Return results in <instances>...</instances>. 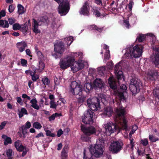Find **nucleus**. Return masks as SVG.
Returning a JSON list of instances; mask_svg holds the SVG:
<instances>
[{"label":"nucleus","mask_w":159,"mask_h":159,"mask_svg":"<svg viewBox=\"0 0 159 159\" xmlns=\"http://www.w3.org/2000/svg\"><path fill=\"white\" fill-rule=\"evenodd\" d=\"M104 140L103 139H98L95 144L90 145L89 150L90 152L95 157H100L102 156L104 151Z\"/></svg>","instance_id":"1"},{"label":"nucleus","mask_w":159,"mask_h":159,"mask_svg":"<svg viewBox=\"0 0 159 159\" xmlns=\"http://www.w3.org/2000/svg\"><path fill=\"white\" fill-rule=\"evenodd\" d=\"M129 88L132 95H135L139 92L142 87V83L134 74H132L130 76Z\"/></svg>","instance_id":"2"},{"label":"nucleus","mask_w":159,"mask_h":159,"mask_svg":"<svg viewBox=\"0 0 159 159\" xmlns=\"http://www.w3.org/2000/svg\"><path fill=\"white\" fill-rule=\"evenodd\" d=\"M126 111L124 108H120L117 109L116 111V114L114 118L115 121L118 123H121L122 121V126L123 129H128L127 122L126 119L125 117Z\"/></svg>","instance_id":"3"},{"label":"nucleus","mask_w":159,"mask_h":159,"mask_svg":"<svg viewBox=\"0 0 159 159\" xmlns=\"http://www.w3.org/2000/svg\"><path fill=\"white\" fill-rule=\"evenodd\" d=\"M54 0L59 4L58 9L59 13L61 16L66 15L70 9V2L64 0Z\"/></svg>","instance_id":"4"},{"label":"nucleus","mask_w":159,"mask_h":159,"mask_svg":"<svg viewBox=\"0 0 159 159\" xmlns=\"http://www.w3.org/2000/svg\"><path fill=\"white\" fill-rule=\"evenodd\" d=\"M95 113L91 110H87L81 118L82 122L84 124L92 125L94 122Z\"/></svg>","instance_id":"5"},{"label":"nucleus","mask_w":159,"mask_h":159,"mask_svg":"<svg viewBox=\"0 0 159 159\" xmlns=\"http://www.w3.org/2000/svg\"><path fill=\"white\" fill-rule=\"evenodd\" d=\"M128 56L131 57L133 56L134 57L137 58L141 56L142 53V49L138 45L134 47L130 46L126 50Z\"/></svg>","instance_id":"6"},{"label":"nucleus","mask_w":159,"mask_h":159,"mask_svg":"<svg viewBox=\"0 0 159 159\" xmlns=\"http://www.w3.org/2000/svg\"><path fill=\"white\" fill-rule=\"evenodd\" d=\"M71 92L75 95L80 96L83 94V86L75 81H72L70 85Z\"/></svg>","instance_id":"7"},{"label":"nucleus","mask_w":159,"mask_h":159,"mask_svg":"<svg viewBox=\"0 0 159 159\" xmlns=\"http://www.w3.org/2000/svg\"><path fill=\"white\" fill-rule=\"evenodd\" d=\"M75 60L74 57L68 56L66 58L61 60L59 63L60 68L65 70L71 66V64L74 62Z\"/></svg>","instance_id":"8"},{"label":"nucleus","mask_w":159,"mask_h":159,"mask_svg":"<svg viewBox=\"0 0 159 159\" xmlns=\"http://www.w3.org/2000/svg\"><path fill=\"white\" fill-rule=\"evenodd\" d=\"M81 128L82 131L86 135L89 136L92 135H96V134L97 130L93 126L85 127L81 124Z\"/></svg>","instance_id":"9"},{"label":"nucleus","mask_w":159,"mask_h":159,"mask_svg":"<svg viewBox=\"0 0 159 159\" xmlns=\"http://www.w3.org/2000/svg\"><path fill=\"white\" fill-rule=\"evenodd\" d=\"M123 144L119 141H113L110 147V149L113 153H117L121 149Z\"/></svg>","instance_id":"10"},{"label":"nucleus","mask_w":159,"mask_h":159,"mask_svg":"<svg viewBox=\"0 0 159 159\" xmlns=\"http://www.w3.org/2000/svg\"><path fill=\"white\" fill-rule=\"evenodd\" d=\"M90 7H92V6L90 5L89 2L88 1H86L80 8L79 11L80 13L84 16H89L90 15Z\"/></svg>","instance_id":"11"},{"label":"nucleus","mask_w":159,"mask_h":159,"mask_svg":"<svg viewBox=\"0 0 159 159\" xmlns=\"http://www.w3.org/2000/svg\"><path fill=\"white\" fill-rule=\"evenodd\" d=\"M54 51L60 55L62 54L65 49L64 44L62 41H57L54 43Z\"/></svg>","instance_id":"12"},{"label":"nucleus","mask_w":159,"mask_h":159,"mask_svg":"<svg viewBox=\"0 0 159 159\" xmlns=\"http://www.w3.org/2000/svg\"><path fill=\"white\" fill-rule=\"evenodd\" d=\"M120 62L117 63L115 66L114 72L116 76V78L118 80H121L124 76L123 75V72L120 70L121 67L120 65Z\"/></svg>","instance_id":"13"},{"label":"nucleus","mask_w":159,"mask_h":159,"mask_svg":"<svg viewBox=\"0 0 159 159\" xmlns=\"http://www.w3.org/2000/svg\"><path fill=\"white\" fill-rule=\"evenodd\" d=\"M70 66L71 70L75 73L83 69L84 67V64L82 63L75 61Z\"/></svg>","instance_id":"14"},{"label":"nucleus","mask_w":159,"mask_h":159,"mask_svg":"<svg viewBox=\"0 0 159 159\" xmlns=\"http://www.w3.org/2000/svg\"><path fill=\"white\" fill-rule=\"evenodd\" d=\"M117 125L116 123L110 122L105 125V129L107 133L108 132L110 134L114 132L116 130Z\"/></svg>","instance_id":"15"},{"label":"nucleus","mask_w":159,"mask_h":159,"mask_svg":"<svg viewBox=\"0 0 159 159\" xmlns=\"http://www.w3.org/2000/svg\"><path fill=\"white\" fill-rule=\"evenodd\" d=\"M153 50L156 54L154 63L156 67L159 68V47H153Z\"/></svg>","instance_id":"16"},{"label":"nucleus","mask_w":159,"mask_h":159,"mask_svg":"<svg viewBox=\"0 0 159 159\" xmlns=\"http://www.w3.org/2000/svg\"><path fill=\"white\" fill-rule=\"evenodd\" d=\"M16 46L20 52H22L25 50V48L27 47V44L25 41L18 42L16 44Z\"/></svg>","instance_id":"17"},{"label":"nucleus","mask_w":159,"mask_h":159,"mask_svg":"<svg viewBox=\"0 0 159 159\" xmlns=\"http://www.w3.org/2000/svg\"><path fill=\"white\" fill-rule=\"evenodd\" d=\"M93 88L94 87L92 83H86L84 85V90L87 93H89L93 91Z\"/></svg>","instance_id":"18"},{"label":"nucleus","mask_w":159,"mask_h":159,"mask_svg":"<svg viewBox=\"0 0 159 159\" xmlns=\"http://www.w3.org/2000/svg\"><path fill=\"white\" fill-rule=\"evenodd\" d=\"M97 97H95L92 98H88L87 100V103L88 106L90 110L93 111V109L94 107H93L94 105H93V103L95 102H96Z\"/></svg>","instance_id":"19"},{"label":"nucleus","mask_w":159,"mask_h":159,"mask_svg":"<svg viewBox=\"0 0 159 159\" xmlns=\"http://www.w3.org/2000/svg\"><path fill=\"white\" fill-rule=\"evenodd\" d=\"M93 85L94 89H96L97 88L101 89L103 86L102 80L100 79H96L93 82Z\"/></svg>","instance_id":"20"},{"label":"nucleus","mask_w":159,"mask_h":159,"mask_svg":"<svg viewBox=\"0 0 159 159\" xmlns=\"http://www.w3.org/2000/svg\"><path fill=\"white\" fill-rule=\"evenodd\" d=\"M113 113V110L112 108L110 106H107L104 108V111L102 113L103 115L110 117L111 116Z\"/></svg>","instance_id":"21"},{"label":"nucleus","mask_w":159,"mask_h":159,"mask_svg":"<svg viewBox=\"0 0 159 159\" xmlns=\"http://www.w3.org/2000/svg\"><path fill=\"white\" fill-rule=\"evenodd\" d=\"M149 78L150 80L152 81H155L156 78L158 75L157 70H152L148 73Z\"/></svg>","instance_id":"22"},{"label":"nucleus","mask_w":159,"mask_h":159,"mask_svg":"<svg viewBox=\"0 0 159 159\" xmlns=\"http://www.w3.org/2000/svg\"><path fill=\"white\" fill-rule=\"evenodd\" d=\"M33 22V31L35 34H37L40 33V31L38 29L39 23L37 20L34 19H32Z\"/></svg>","instance_id":"23"},{"label":"nucleus","mask_w":159,"mask_h":159,"mask_svg":"<svg viewBox=\"0 0 159 159\" xmlns=\"http://www.w3.org/2000/svg\"><path fill=\"white\" fill-rule=\"evenodd\" d=\"M108 84L110 88L113 89H116L117 88L116 82L111 77H110L108 79Z\"/></svg>","instance_id":"24"},{"label":"nucleus","mask_w":159,"mask_h":159,"mask_svg":"<svg viewBox=\"0 0 159 159\" xmlns=\"http://www.w3.org/2000/svg\"><path fill=\"white\" fill-rule=\"evenodd\" d=\"M100 10V8L95 7H92V11L93 15H94L97 17H99L101 16V13L100 11H99Z\"/></svg>","instance_id":"25"},{"label":"nucleus","mask_w":159,"mask_h":159,"mask_svg":"<svg viewBox=\"0 0 159 159\" xmlns=\"http://www.w3.org/2000/svg\"><path fill=\"white\" fill-rule=\"evenodd\" d=\"M100 103L99 99H98V97H97L96 102H95L93 103V105H94V107H93L94 108L93 109V111H96L99 110L101 109Z\"/></svg>","instance_id":"26"},{"label":"nucleus","mask_w":159,"mask_h":159,"mask_svg":"<svg viewBox=\"0 0 159 159\" xmlns=\"http://www.w3.org/2000/svg\"><path fill=\"white\" fill-rule=\"evenodd\" d=\"M38 20V23L41 22L48 24L49 23L48 18L46 16H44L39 17Z\"/></svg>","instance_id":"27"},{"label":"nucleus","mask_w":159,"mask_h":159,"mask_svg":"<svg viewBox=\"0 0 159 159\" xmlns=\"http://www.w3.org/2000/svg\"><path fill=\"white\" fill-rule=\"evenodd\" d=\"M30 103H31V106L34 109L39 110V106L37 104V101L36 98H33L30 100Z\"/></svg>","instance_id":"28"},{"label":"nucleus","mask_w":159,"mask_h":159,"mask_svg":"<svg viewBox=\"0 0 159 159\" xmlns=\"http://www.w3.org/2000/svg\"><path fill=\"white\" fill-rule=\"evenodd\" d=\"M9 26L8 21L6 20H0V27L3 28H8Z\"/></svg>","instance_id":"29"},{"label":"nucleus","mask_w":159,"mask_h":159,"mask_svg":"<svg viewBox=\"0 0 159 159\" xmlns=\"http://www.w3.org/2000/svg\"><path fill=\"white\" fill-rule=\"evenodd\" d=\"M67 146H65L62 150L61 154L62 159H66L67 157Z\"/></svg>","instance_id":"30"},{"label":"nucleus","mask_w":159,"mask_h":159,"mask_svg":"<svg viewBox=\"0 0 159 159\" xmlns=\"http://www.w3.org/2000/svg\"><path fill=\"white\" fill-rule=\"evenodd\" d=\"M45 67V64L44 62L40 60L39 61V68L37 69V70H38V72H41L44 69Z\"/></svg>","instance_id":"31"},{"label":"nucleus","mask_w":159,"mask_h":159,"mask_svg":"<svg viewBox=\"0 0 159 159\" xmlns=\"http://www.w3.org/2000/svg\"><path fill=\"white\" fill-rule=\"evenodd\" d=\"M42 81L43 84L45 85V87L46 85L49 86L50 84V82L49 79L47 77L44 76L42 79Z\"/></svg>","instance_id":"32"},{"label":"nucleus","mask_w":159,"mask_h":159,"mask_svg":"<svg viewBox=\"0 0 159 159\" xmlns=\"http://www.w3.org/2000/svg\"><path fill=\"white\" fill-rule=\"evenodd\" d=\"M98 98L99 99V102H100L101 101L104 105L106 104L107 102V100L106 98V95L104 94L101 95Z\"/></svg>","instance_id":"33"},{"label":"nucleus","mask_w":159,"mask_h":159,"mask_svg":"<svg viewBox=\"0 0 159 159\" xmlns=\"http://www.w3.org/2000/svg\"><path fill=\"white\" fill-rule=\"evenodd\" d=\"M146 35L142 34H139L137 37L136 40H138L139 42H143L145 39Z\"/></svg>","instance_id":"34"},{"label":"nucleus","mask_w":159,"mask_h":159,"mask_svg":"<svg viewBox=\"0 0 159 159\" xmlns=\"http://www.w3.org/2000/svg\"><path fill=\"white\" fill-rule=\"evenodd\" d=\"M18 13L19 15L23 14L25 11L23 6L21 4H18L17 6Z\"/></svg>","instance_id":"35"},{"label":"nucleus","mask_w":159,"mask_h":159,"mask_svg":"<svg viewBox=\"0 0 159 159\" xmlns=\"http://www.w3.org/2000/svg\"><path fill=\"white\" fill-rule=\"evenodd\" d=\"M21 28L22 29V32L25 35L26 34H27V30H28L27 24V22L25 23Z\"/></svg>","instance_id":"36"},{"label":"nucleus","mask_w":159,"mask_h":159,"mask_svg":"<svg viewBox=\"0 0 159 159\" xmlns=\"http://www.w3.org/2000/svg\"><path fill=\"white\" fill-rule=\"evenodd\" d=\"M93 155L91 153L89 154H86L85 151L84 150V152L83 159H93Z\"/></svg>","instance_id":"37"},{"label":"nucleus","mask_w":159,"mask_h":159,"mask_svg":"<svg viewBox=\"0 0 159 159\" xmlns=\"http://www.w3.org/2000/svg\"><path fill=\"white\" fill-rule=\"evenodd\" d=\"M12 143V140L11 138L8 137H7L4 140V145L7 146L9 144H11Z\"/></svg>","instance_id":"38"},{"label":"nucleus","mask_w":159,"mask_h":159,"mask_svg":"<svg viewBox=\"0 0 159 159\" xmlns=\"http://www.w3.org/2000/svg\"><path fill=\"white\" fill-rule=\"evenodd\" d=\"M21 28V26L18 23L14 24L13 25L12 29L14 30H19Z\"/></svg>","instance_id":"39"},{"label":"nucleus","mask_w":159,"mask_h":159,"mask_svg":"<svg viewBox=\"0 0 159 159\" xmlns=\"http://www.w3.org/2000/svg\"><path fill=\"white\" fill-rule=\"evenodd\" d=\"M92 27L94 30H97L100 32H101L103 29V27H99L95 25H92Z\"/></svg>","instance_id":"40"},{"label":"nucleus","mask_w":159,"mask_h":159,"mask_svg":"<svg viewBox=\"0 0 159 159\" xmlns=\"http://www.w3.org/2000/svg\"><path fill=\"white\" fill-rule=\"evenodd\" d=\"M149 139L150 141L152 142H155L159 140V139L158 138H156L155 136H153L152 135H149Z\"/></svg>","instance_id":"41"},{"label":"nucleus","mask_w":159,"mask_h":159,"mask_svg":"<svg viewBox=\"0 0 159 159\" xmlns=\"http://www.w3.org/2000/svg\"><path fill=\"white\" fill-rule=\"evenodd\" d=\"M33 127L35 128L38 129H40L42 127L40 123L37 122H35L33 123Z\"/></svg>","instance_id":"42"},{"label":"nucleus","mask_w":159,"mask_h":159,"mask_svg":"<svg viewBox=\"0 0 159 159\" xmlns=\"http://www.w3.org/2000/svg\"><path fill=\"white\" fill-rule=\"evenodd\" d=\"M45 130L46 132V135L47 136L54 137L56 136L55 134L52 133L49 130L45 129Z\"/></svg>","instance_id":"43"},{"label":"nucleus","mask_w":159,"mask_h":159,"mask_svg":"<svg viewBox=\"0 0 159 159\" xmlns=\"http://www.w3.org/2000/svg\"><path fill=\"white\" fill-rule=\"evenodd\" d=\"M50 107L51 108L56 109L57 105L55 103L54 100H51L50 102Z\"/></svg>","instance_id":"44"},{"label":"nucleus","mask_w":159,"mask_h":159,"mask_svg":"<svg viewBox=\"0 0 159 159\" xmlns=\"http://www.w3.org/2000/svg\"><path fill=\"white\" fill-rule=\"evenodd\" d=\"M26 149L27 148H26V146H23V145L21 144L16 150L19 152H22Z\"/></svg>","instance_id":"45"},{"label":"nucleus","mask_w":159,"mask_h":159,"mask_svg":"<svg viewBox=\"0 0 159 159\" xmlns=\"http://www.w3.org/2000/svg\"><path fill=\"white\" fill-rule=\"evenodd\" d=\"M118 95L120 98V99L121 100H125V99L123 92H118Z\"/></svg>","instance_id":"46"},{"label":"nucleus","mask_w":159,"mask_h":159,"mask_svg":"<svg viewBox=\"0 0 159 159\" xmlns=\"http://www.w3.org/2000/svg\"><path fill=\"white\" fill-rule=\"evenodd\" d=\"M140 143L143 146H146L148 145V142L147 139H141L140 141Z\"/></svg>","instance_id":"47"},{"label":"nucleus","mask_w":159,"mask_h":159,"mask_svg":"<svg viewBox=\"0 0 159 159\" xmlns=\"http://www.w3.org/2000/svg\"><path fill=\"white\" fill-rule=\"evenodd\" d=\"M113 62L111 61L107 63V66L108 69L110 70L112 69L113 68Z\"/></svg>","instance_id":"48"},{"label":"nucleus","mask_w":159,"mask_h":159,"mask_svg":"<svg viewBox=\"0 0 159 159\" xmlns=\"http://www.w3.org/2000/svg\"><path fill=\"white\" fill-rule=\"evenodd\" d=\"M12 150L11 149H8L6 152V155L7 157H12Z\"/></svg>","instance_id":"49"},{"label":"nucleus","mask_w":159,"mask_h":159,"mask_svg":"<svg viewBox=\"0 0 159 159\" xmlns=\"http://www.w3.org/2000/svg\"><path fill=\"white\" fill-rule=\"evenodd\" d=\"M20 130L21 131L22 134H26L27 132V129L24 128V125H22L21 127L20 128Z\"/></svg>","instance_id":"50"},{"label":"nucleus","mask_w":159,"mask_h":159,"mask_svg":"<svg viewBox=\"0 0 159 159\" xmlns=\"http://www.w3.org/2000/svg\"><path fill=\"white\" fill-rule=\"evenodd\" d=\"M21 63L22 66H27V61L26 60L24 59H21Z\"/></svg>","instance_id":"51"},{"label":"nucleus","mask_w":159,"mask_h":159,"mask_svg":"<svg viewBox=\"0 0 159 159\" xmlns=\"http://www.w3.org/2000/svg\"><path fill=\"white\" fill-rule=\"evenodd\" d=\"M134 5V2L132 1H129L128 4V8L129 9V12H131L132 7Z\"/></svg>","instance_id":"52"},{"label":"nucleus","mask_w":159,"mask_h":159,"mask_svg":"<svg viewBox=\"0 0 159 159\" xmlns=\"http://www.w3.org/2000/svg\"><path fill=\"white\" fill-rule=\"evenodd\" d=\"M80 97L78 99V101L79 102L82 103L84 102L85 100H86V98L84 96H83L82 95L80 96Z\"/></svg>","instance_id":"53"},{"label":"nucleus","mask_w":159,"mask_h":159,"mask_svg":"<svg viewBox=\"0 0 159 159\" xmlns=\"http://www.w3.org/2000/svg\"><path fill=\"white\" fill-rule=\"evenodd\" d=\"M39 78V76L38 75H34L31 76V79L34 82H35Z\"/></svg>","instance_id":"54"},{"label":"nucleus","mask_w":159,"mask_h":159,"mask_svg":"<svg viewBox=\"0 0 159 159\" xmlns=\"http://www.w3.org/2000/svg\"><path fill=\"white\" fill-rule=\"evenodd\" d=\"M21 144V141L19 140H17L15 142L14 146L16 149H17Z\"/></svg>","instance_id":"55"},{"label":"nucleus","mask_w":159,"mask_h":159,"mask_svg":"<svg viewBox=\"0 0 159 159\" xmlns=\"http://www.w3.org/2000/svg\"><path fill=\"white\" fill-rule=\"evenodd\" d=\"M124 25L127 28H129L130 26L128 20L126 19L124 20Z\"/></svg>","instance_id":"56"},{"label":"nucleus","mask_w":159,"mask_h":159,"mask_svg":"<svg viewBox=\"0 0 159 159\" xmlns=\"http://www.w3.org/2000/svg\"><path fill=\"white\" fill-rule=\"evenodd\" d=\"M129 140L130 141L129 145L130 146V148L132 149H133L135 145L134 144V142L135 141H134V140L133 139H129Z\"/></svg>","instance_id":"57"},{"label":"nucleus","mask_w":159,"mask_h":159,"mask_svg":"<svg viewBox=\"0 0 159 159\" xmlns=\"http://www.w3.org/2000/svg\"><path fill=\"white\" fill-rule=\"evenodd\" d=\"M105 58L107 60H109L110 58V51L109 50H107V52H106L104 55Z\"/></svg>","instance_id":"58"},{"label":"nucleus","mask_w":159,"mask_h":159,"mask_svg":"<svg viewBox=\"0 0 159 159\" xmlns=\"http://www.w3.org/2000/svg\"><path fill=\"white\" fill-rule=\"evenodd\" d=\"M14 7L13 5L11 4L9 5L8 8V10L9 12L11 13L14 11Z\"/></svg>","instance_id":"59"},{"label":"nucleus","mask_w":159,"mask_h":159,"mask_svg":"<svg viewBox=\"0 0 159 159\" xmlns=\"http://www.w3.org/2000/svg\"><path fill=\"white\" fill-rule=\"evenodd\" d=\"M8 122L7 121H5L2 122L0 125V130L2 129L6 125Z\"/></svg>","instance_id":"60"},{"label":"nucleus","mask_w":159,"mask_h":159,"mask_svg":"<svg viewBox=\"0 0 159 159\" xmlns=\"http://www.w3.org/2000/svg\"><path fill=\"white\" fill-rule=\"evenodd\" d=\"M51 26L53 29H57L58 28V26L56 22L54 20L52 21Z\"/></svg>","instance_id":"61"},{"label":"nucleus","mask_w":159,"mask_h":159,"mask_svg":"<svg viewBox=\"0 0 159 159\" xmlns=\"http://www.w3.org/2000/svg\"><path fill=\"white\" fill-rule=\"evenodd\" d=\"M83 137H82V140L84 141L87 142L89 141L90 139V138L87 136L88 135H86L85 134Z\"/></svg>","instance_id":"62"},{"label":"nucleus","mask_w":159,"mask_h":159,"mask_svg":"<svg viewBox=\"0 0 159 159\" xmlns=\"http://www.w3.org/2000/svg\"><path fill=\"white\" fill-rule=\"evenodd\" d=\"M15 19L12 18H9L8 19V21L9 24L11 25H13L15 22Z\"/></svg>","instance_id":"63"},{"label":"nucleus","mask_w":159,"mask_h":159,"mask_svg":"<svg viewBox=\"0 0 159 159\" xmlns=\"http://www.w3.org/2000/svg\"><path fill=\"white\" fill-rule=\"evenodd\" d=\"M154 94L155 95L156 98L159 99V89H155L154 91Z\"/></svg>","instance_id":"64"}]
</instances>
